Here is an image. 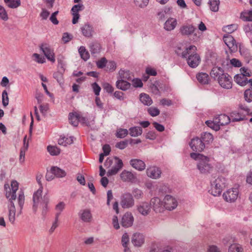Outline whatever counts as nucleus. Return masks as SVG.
<instances>
[{
  "instance_id": "obj_1",
  "label": "nucleus",
  "mask_w": 252,
  "mask_h": 252,
  "mask_svg": "<svg viewBox=\"0 0 252 252\" xmlns=\"http://www.w3.org/2000/svg\"><path fill=\"white\" fill-rule=\"evenodd\" d=\"M18 188V183L16 181H12L11 182V188L8 184L4 185V189L6 191L5 195L10 201L8 206V219L9 222L12 225L15 224L16 219V208L12 200L16 199V192Z\"/></svg>"
},
{
  "instance_id": "obj_2",
  "label": "nucleus",
  "mask_w": 252,
  "mask_h": 252,
  "mask_svg": "<svg viewBox=\"0 0 252 252\" xmlns=\"http://www.w3.org/2000/svg\"><path fill=\"white\" fill-rule=\"evenodd\" d=\"M196 51V47L190 45L181 54L182 57L186 59L188 65L191 68L196 67L201 62L200 57Z\"/></svg>"
},
{
  "instance_id": "obj_3",
  "label": "nucleus",
  "mask_w": 252,
  "mask_h": 252,
  "mask_svg": "<svg viewBox=\"0 0 252 252\" xmlns=\"http://www.w3.org/2000/svg\"><path fill=\"white\" fill-rule=\"evenodd\" d=\"M42 188L39 189L33 195V210L36 212L38 206L42 208V214H45L48 210V204L49 202L48 196H44L42 197Z\"/></svg>"
},
{
  "instance_id": "obj_4",
  "label": "nucleus",
  "mask_w": 252,
  "mask_h": 252,
  "mask_svg": "<svg viewBox=\"0 0 252 252\" xmlns=\"http://www.w3.org/2000/svg\"><path fill=\"white\" fill-rule=\"evenodd\" d=\"M230 122V117L225 114H221L216 117L214 119L213 121H207L205 123L210 127L216 131H218L220 129V126L227 125Z\"/></svg>"
},
{
  "instance_id": "obj_5",
  "label": "nucleus",
  "mask_w": 252,
  "mask_h": 252,
  "mask_svg": "<svg viewBox=\"0 0 252 252\" xmlns=\"http://www.w3.org/2000/svg\"><path fill=\"white\" fill-rule=\"evenodd\" d=\"M113 162L114 163V165L112 166L111 169L108 171L107 174L108 175L116 174L122 168L123 166L122 160L116 157L113 159L108 158L105 162L104 166L106 168H109L111 166Z\"/></svg>"
},
{
  "instance_id": "obj_6",
  "label": "nucleus",
  "mask_w": 252,
  "mask_h": 252,
  "mask_svg": "<svg viewBox=\"0 0 252 252\" xmlns=\"http://www.w3.org/2000/svg\"><path fill=\"white\" fill-rule=\"evenodd\" d=\"M180 32L183 35L189 36L193 34L194 40H197L199 37L196 27L192 25L187 24L181 26L180 28Z\"/></svg>"
},
{
  "instance_id": "obj_7",
  "label": "nucleus",
  "mask_w": 252,
  "mask_h": 252,
  "mask_svg": "<svg viewBox=\"0 0 252 252\" xmlns=\"http://www.w3.org/2000/svg\"><path fill=\"white\" fill-rule=\"evenodd\" d=\"M205 159L202 158L198 161L197 167L200 173L208 174L213 170V166L209 163V158L205 156Z\"/></svg>"
},
{
  "instance_id": "obj_8",
  "label": "nucleus",
  "mask_w": 252,
  "mask_h": 252,
  "mask_svg": "<svg viewBox=\"0 0 252 252\" xmlns=\"http://www.w3.org/2000/svg\"><path fill=\"white\" fill-rule=\"evenodd\" d=\"M39 48L49 61L53 63L55 62L54 50L49 44L43 43L40 45Z\"/></svg>"
},
{
  "instance_id": "obj_9",
  "label": "nucleus",
  "mask_w": 252,
  "mask_h": 252,
  "mask_svg": "<svg viewBox=\"0 0 252 252\" xmlns=\"http://www.w3.org/2000/svg\"><path fill=\"white\" fill-rule=\"evenodd\" d=\"M238 195V188H232L227 189L223 193V197L227 202H234L237 199Z\"/></svg>"
},
{
  "instance_id": "obj_10",
  "label": "nucleus",
  "mask_w": 252,
  "mask_h": 252,
  "mask_svg": "<svg viewBox=\"0 0 252 252\" xmlns=\"http://www.w3.org/2000/svg\"><path fill=\"white\" fill-rule=\"evenodd\" d=\"M120 204L123 208H129L134 205V200L130 193H126L122 195Z\"/></svg>"
},
{
  "instance_id": "obj_11",
  "label": "nucleus",
  "mask_w": 252,
  "mask_h": 252,
  "mask_svg": "<svg viewBox=\"0 0 252 252\" xmlns=\"http://www.w3.org/2000/svg\"><path fill=\"white\" fill-rule=\"evenodd\" d=\"M220 85L223 88L229 89L232 86V80L231 77L227 74L225 73L218 80Z\"/></svg>"
},
{
  "instance_id": "obj_12",
  "label": "nucleus",
  "mask_w": 252,
  "mask_h": 252,
  "mask_svg": "<svg viewBox=\"0 0 252 252\" xmlns=\"http://www.w3.org/2000/svg\"><path fill=\"white\" fill-rule=\"evenodd\" d=\"M163 205L164 209L172 210L177 206V202L172 196L166 195L163 199Z\"/></svg>"
},
{
  "instance_id": "obj_13",
  "label": "nucleus",
  "mask_w": 252,
  "mask_h": 252,
  "mask_svg": "<svg viewBox=\"0 0 252 252\" xmlns=\"http://www.w3.org/2000/svg\"><path fill=\"white\" fill-rule=\"evenodd\" d=\"M151 207L156 213H160L164 211L163 200L158 197H154L150 201Z\"/></svg>"
},
{
  "instance_id": "obj_14",
  "label": "nucleus",
  "mask_w": 252,
  "mask_h": 252,
  "mask_svg": "<svg viewBox=\"0 0 252 252\" xmlns=\"http://www.w3.org/2000/svg\"><path fill=\"white\" fill-rule=\"evenodd\" d=\"M146 174L150 178L158 179L161 176V171L158 167L151 166L146 169Z\"/></svg>"
},
{
  "instance_id": "obj_15",
  "label": "nucleus",
  "mask_w": 252,
  "mask_h": 252,
  "mask_svg": "<svg viewBox=\"0 0 252 252\" xmlns=\"http://www.w3.org/2000/svg\"><path fill=\"white\" fill-rule=\"evenodd\" d=\"M225 44L227 45L230 52H234L237 50V45L233 37L230 34L224 35L223 38Z\"/></svg>"
},
{
  "instance_id": "obj_16",
  "label": "nucleus",
  "mask_w": 252,
  "mask_h": 252,
  "mask_svg": "<svg viewBox=\"0 0 252 252\" xmlns=\"http://www.w3.org/2000/svg\"><path fill=\"white\" fill-rule=\"evenodd\" d=\"M189 145L192 150L196 152H201L205 148L204 143L198 137L192 139Z\"/></svg>"
},
{
  "instance_id": "obj_17",
  "label": "nucleus",
  "mask_w": 252,
  "mask_h": 252,
  "mask_svg": "<svg viewBox=\"0 0 252 252\" xmlns=\"http://www.w3.org/2000/svg\"><path fill=\"white\" fill-rule=\"evenodd\" d=\"M151 205L146 202H143L137 206L138 213L144 216L148 215L151 212Z\"/></svg>"
},
{
  "instance_id": "obj_18",
  "label": "nucleus",
  "mask_w": 252,
  "mask_h": 252,
  "mask_svg": "<svg viewBox=\"0 0 252 252\" xmlns=\"http://www.w3.org/2000/svg\"><path fill=\"white\" fill-rule=\"evenodd\" d=\"M68 119L70 123L74 126H77L79 122H84L85 121V118L77 112L69 113Z\"/></svg>"
},
{
  "instance_id": "obj_19",
  "label": "nucleus",
  "mask_w": 252,
  "mask_h": 252,
  "mask_svg": "<svg viewBox=\"0 0 252 252\" xmlns=\"http://www.w3.org/2000/svg\"><path fill=\"white\" fill-rule=\"evenodd\" d=\"M84 8V6L82 4L74 5L71 8V12L73 15L72 23L75 24L78 22L80 18L79 12L82 11Z\"/></svg>"
},
{
  "instance_id": "obj_20",
  "label": "nucleus",
  "mask_w": 252,
  "mask_h": 252,
  "mask_svg": "<svg viewBox=\"0 0 252 252\" xmlns=\"http://www.w3.org/2000/svg\"><path fill=\"white\" fill-rule=\"evenodd\" d=\"M133 221L134 218L131 213L126 212L122 217L121 224L124 227H128L132 225Z\"/></svg>"
},
{
  "instance_id": "obj_21",
  "label": "nucleus",
  "mask_w": 252,
  "mask_h": 252,
  "mask_svg": "<svg viewBox=\"0 0 252 252\" xmlns=\"http://www.w3.org/2000/svg\"><path fill=\"white\" fill-rule=\"evenodd\" d=\"M177 25V21L175 18H169L164 23L163 29L166 31H171L175 29Z\"/></svg>"
},
{
  "instance_id": "obj_22",
  "label": "nucleus",
  "mask_w": 252,
  "mask_h": 252,
  "mask_svg": "<svg viewBox=\"0 0 252 252\" xmlns=\"http://www.w3.org/2000/svg\"><path fill=\"white\" fill-rule=\"evenodd\" d=\"M80 29L82 34L84 36L88 38H90L93 36L94 33V30L92 25L88 23L85 24L81 27Z\"/></svg>"
},
{
  "instance_id": "obj_23",
  "label": "nucleus",
  "mask_w": 252,
  "mask_h": 252,
  "mask_svg": "<svg viewBox=\"0 0 252 252\" xmlns=\"http://www.w3.org/2000/svg\"><path fill=\"white\" fill-rule=\"evenodd\" d=\"M129 163L133 168L139 171H143L146 167L145 162L139 159H132Z\"/></svg>"
},
{
  "instance_id": "obj_24",
  "label": "nucleus",
  "mask_w": 252,
  "mask_h": 252,
  "mask_svg": "<svg viewBox=\"0 0 252 252\" xmlns=\"http://www.w3.org/2000/svg\"><path fill=\"white\" fill-rule=\"evenodd\" d=\"M27 136L24 137L23 140V146L21 148L20 156H19V162L21 164L23 163L25 161V153L27 151L29 147V141H26Z\"/></svg>"
},
{
  "instance_id": "obj_25",
  "label": "nucleus",
  "mask_w": 252,
  "mask_h": 252,
  "mask_svg": "<svg viewBox=\"0 0 252 252\" xmlns=\"http://www.w3.org/2000/svg\"><path fill=\"white\" fill-rule=\"evenodd\" d=\"M131 241L135 246L140 247L144 243V236L141 234L135 233L132 237Z\"/></svg>"
},
{
  "instance_id": "obj_26",
  "label": "nucleus",
  "mask_w": 252,
  "mask_h": 252,
  "mask_svg": "<svg viewBox=\"0 0 252 252\" xmlns=\"http://www.w3.org/2000/svg\"><path fill=\"white\" fill-rule=\"evenodd\" d=\"M230 118L232 122L242 121L245 119L246 114L238 112L237 111H233L230 113Z\"/></svg>"
},
{
  "instance_id": "obj_27",
  "label": "nucleus",
  "mask_w": 252,
  "mask_h": 252,
  "mask_svg": "<svg viewBox=\"0 0 252 252\" xmlns=\"http://www.w3.org/2000/svg\"><path fill=\"white\" fill-rule=\"evenodd\" d=\"M224 74L222 68L218 66L214 67L210 72L211 76L215 79L217 78L218 79Z\"/></svg>"
},
{
  "instance_id": "obj_28",
  "label": "nucleus",
  "mask_w": 252,
  "mask_h": 252,
  "mask_svg": "<svg viewBox=\"0 0 252 252\" xmlns=\"http://www.w3.org/2000/svg\"><path fill=\"white\" fill-rule=\"evenodd\" d=\"M131 84L127 81L123 79L118 80L116 82V86L117 88L123 91H126L129 89Z\"/></svg>"
},
{
  "instance_id": "obj_29",
  "label": "nucleus",
  "mask_w": 252,
  "mask_h": 252,
  "mask_svg": "<svg viewBox=\"0 0 252 252\" xmlns=\"http://www.w3.org/2000/svg\"><path fill=\"white\" fill-rule=\"evenodd\" d=\"M234 81L241 86H244L248 84V79L242 74H237L234 76Z\"/></svg>"
},
{
  "instance_id": "obj_30",
  "label": "nucleus",
  "mask_w": 252,
  "mask_h": 252,
  "mask_svg": "<svg viewBox=\"0 0 252 252\" xmlns=\"http://www.w3.org/2000/svg\"><path fill=\"white\" fill-rule=\"evenodd\" d=\"M121 178L123 181L129 182L134 179V175L129 171L124 170L121 174Z\"/></svg>"
},
{
  "instance_id": "obj_31",
  "label": "nucleus",
  "mask_w": 252,
  "mask_h": 252,
  "mask_svg": "<svg viewBox=\"0 0 252 252\" xmlns=\"http://www.w3.org/2000/svg\"><path fill=\"white\" fill-rule=\"evenodd\" d=\"M80 218L85 222H90L92 219V215L89 210H84L80 212Z\"/></svg>"
},
{
  "instance_id": "obj_32",
  "label": "nucleus",
  "mask_w": 252,
  "mask_h": 252,
  "mask_svg": "<svg viewBox=\"0 0 252 252\" xmlns=\"http://www.w3.org/2000/svg\"><path fill=\"white\" fill-rule=\"evenodd\" d=\"M121 79L124 80L130 81L132 80L133 75L128 70H120L119 72Z\"/></svg>"
},
{
  "instance_id": "obj_33",
  "label": "nucleus",
  "mask_w": 252,
  "mask_h": 252,
  "mask_svg": "<svg viewBox=\"0 0 252 252\" xmlns=\"http://www.w3.org/2000/svg\"><path fill=\"white\" fill-rule=\"evenodd\" d=\"M196 78L199 82L202 84H207L209 82V77L208 74L206 73L201 72L198 73Z\"/></svg>"
},
{
  "instance_id": "obj_34",
  "label": "nucleus",
  "mask_w": 252,
  "mask_h": 252,
  "mask_svg": "<svg viewBox=\"0 0 252 252\" xmlns=\"http://www.w3.org/2000/svg\"><path fill=\"white\" fill-rule=\"evenodd\" d=\"M228 252H244V248L239 244L233 243L229 246Z\"/></svg>"
},
{
  "instance_id": "obj_35",
  "label": "nucleus",
  "mask_w": 252,
  "mask_h": 252,
  "mask_svg": "<svg viewBox=\"0 0 252 252\" xmlns=\"http://www.w3.org/2000/svg\"><path fill=\"white\" fill-rule=\"evenodd\" d=\"M223 188L221 187H219L217 184L212 182L211 185V193L215 196H219Z\"/></svg>"
},
{
  "instance_id": "obj_36",
  "label": "nucleus",
  "mask_w": 252,
  "mask_h": 252,
  "mask_svg": "<svg viewBox=\"0 0 252 252\" xmlns=\"http://www.w3.org/2000/svg\"><path fill=\"white\" fill-rule=\"evenodd\" d=\"M140 100L142 103L146 105H150L153 103V100L150 96L146 94H141L140 96Z\"/></svg>"
},
{
  "instance_id": "obj_37",
  "label": "nucleus",
  "mask_w": 252,
  "mask_h": 252,
  "mask_svg": "<svg viewBox=\"0 0 252 252\" xmlns=\"http://www.w3.org/2000/svg\"><path fill=\"white\" fill-rule=\"evenodd\" d=\"M51 173L57 177H63L66 175L65 172L57 167H53L51 169Z\"/></svg>"
},
{
  "instance_id": "obj_38",
  "label": "nucleus",
  "mask_w": 252,
  "mask_h": 252,
  "mask_svg": "<svg viewBox=\"0 0 252 252\" xmlns=\"http://www.w3.org/2000/svg\"><path fill=\"white\" fill-rule=\"evenodd\" d=\"M65 207V204L61 201L58 203L55 206V210L56 211L55 217L59 218L61 213L63 211Z\"/></svg>"
},
{
  "instance_id": "obj_39",
  "label": "nucleus",
  "mask_w": 252,
  "mask_h": 252,
  "mask_svg": "<svg viewBox=\"0 0 252 252\" xmlns=\"http://www.w3.org/2000/svg\"><path fill=\"white\" fill-rule=\"evenodd\" d=\"M73 137H63L60 138L58 140L59 144L63 146H66L67 145H70L73 142Z\"/></svg>"
},
{
  "instance_id": "obj_40",
  "label": "nucleus",
  "mask_w": 252,
  "mask_h": 252,
  "mask_svg": "<svg viewBox=\"0 0 252 252\" xmlns=\"http://www.w3.org/2000/svg\"><path fill=\"white\" fill-rule=\"evenodd\" d=\"M81 58L84 61H87L90 58V54L84 46H81L78 50Z\"/></svg>"
},
{
  "instance_id": "obj_41",
  "label": "nucleus",
  "mask_w": 252,
  "mask_h": 252,
  "mask_svg": "<svg viewBox=\"0 0 252 252\" xmlns=\"http://www.w3.org/2000/svg\"><path fill=\"white\" fill-rule=\"evenodd\" d=\"M201 140L203 142L207 144L212 143L214 140L213 136L212 134L208 132H205L201 135Z\"/></svg>"
},
{
  "instance_id": "obj_42",
  "label": "nucleus",
  "mask_w": 252,
  "mask_h": 252,
  "mask_svg": "<svg viewBox=\"0 0 252 252\" xmlns=\"http://www.w3.org/2000/svg\"><path fill=\"white\" fill-rule=\"evenodd\" d=\"M130 135L132 137L140 135L142 133V129L139 126H134L129 129Z\"/></svg>"
},
{
  "instance_id": "obj_43",
  "label": "nucleus",
  "mask_w": 252,
  "mask_h": 252,
  "mask_svg": "<svg viewBox=\"0 0 252 252\" xmlns=\"http://www.w3.org/2000/svg\"><path fill=\"white\" fill-rule=\"evenodd\" d=\"M6 5L10 8H15L20 5V0H4Z\"/></svg>"
},
{
  "instance_id": "obj_44",
  "label": "nucleus",
  "mask_w": 252,
  "mask_h": 252,
  "mask_svg": "<svg viewBox=\"0 0 252 252\" xmlns=\"http://www.w3.org/2000/svg\"><path fill=\"white\" fill-rule=\"evenodd\" d=\"M238 28L237 24H231L229 25H227L226 26H224L222 28V30L223 32L228 33H231L234 31H235Z\"/></svg>"
},
{
  "instance_id": "obj_45",
  "label": "nucleus",
  "mask_w": 252,
  "mask_h": 252,
  "mask_svg": "<svg viewBox=\"0 0 252 252\" xmlns=\"http://www.w3.org/2000/svg\"><path fill=\"white\" fill-rule=\"evenodd\" d=\"M241 18L244 21H252V10L245 11L242 12Z\"/></svg>"
},
{
  "instance_id": "obj_46",
  "label": "nucleus",
  "mask_w": 252,
  "mask_h": 252,
  "mask_svg": "<svg viewBox=\"0 0 252 252\" xmlns=\"http://www.w3.org/2000/svg\"><path fill=\"white\" fill-rule=\"evenodd\" d=\"M32 59L33 61L38 63H43L46 62L45 57L37 53H34L32 55Z\"/></svg>"
},
{
  "instance_id": "obj_47",
  "label": "nucleus",
  "mask_w": 252,
  "mask_h": 252,
  "mask_svg": "<svg viewBox=\"0 0 252 252\" xmlns=\"http://www.w3.org/2000/svg\"><path fill=\"white\" fill-rule=\"evenodd\" d=\"M57 61L58 68L60 69L61 70L63 71V72H64L66 65V63L64 61V58L62 56H60L58 57Z\"/></svg>"
},
{
  "instance_id": "obj_48",
  "label": "nucleus",
  "mask_w": 252,
  "mask_h": 252,
  "mask_svg": "<svg viewBox=\"0 0 252 252\" xmlns=\"http://www.w3.org/2000/svg\"><path fill=\"white\" fill-rule=\"evenodd\" d=\"M149 0H134L133 2L135 6L140 8H144L148 3Z\"/></svg>"
},
{
  "instance_id": "obj_49",
  "label": "nucleus",
  "mask_w": 252,
  "mask_h": 252,
  "mask_svg": "<svg viewBox=\"0 0 252 252\" xmlns=\"http://www.w3.org/2000/svg\"><path fill=\"white\" fill-rule=\"evenodd\" d=\"M210 9L214 12H217L219 10V0H210Z\"/></svg>"
},
{
  "instance_id": "obj_50",
  "label": "nucleus",
  "mask_w": 252,
  "mask_h": 252,
  "mask_svg": "<svg viewBox=\"0 0 252 252\" xmlns=\"http://www.w3.org/2000/svg\"><path fill=\"white\" fill-rule=\"evenodd\" d=\"M47 150L50 155L57 156L60 153V150L56 146H49L47 147Z\"/></svg>"
},
{
  "instance_id": "obj_51",
  "label": "nucleus",
  "mask_w": 252,
  "mask_h": 252,
  "mask_svg": "<svg viewBox=\"0 0 252 252\" xmlns=\"http://www.w3.org/2000/svg\"><path fill=\"white\" fill-rule=\"evenodd\" d=\"M213 183L217 184L219 187L224 188L226 186V180L223 177H218Z\"/></svg>"
},
{
  "instance_id": "obj_52",
  "label": "nucleus",
  "mask_w": 252,
  "mask_h": 252,
  "mask_svg": "<svg viewBox=\"0 0 252 252\" xmlns=\"http://www.w3.org/2000/svg\"><path fill=\"white\" fill-rule=\"evenodd\" d=\"M25 201V196L23 192H22L21 193L19 194L18 197V203L20 207V210L19 212L17 213V216H19L21 214L22 212V209L23 208V205L24 204Z\"/></svg>"
},
{
  "instance_id": "obj_53",
  "label": "nucleus",
  "mask_w": 252,
  "mask_h": 252,
  "mask_svg": "<svg viewBox=\"0 0 252 252\" xmlns=\"http://www.w3.org/2000/svg\"><path fill=\"white\" fill-rule=\"evenodd\" d=\"M132 193L136 199H140L142 198L143 196V191L138 188L134 189L132 191Z\"/></svg>"
},
{
  "instance_id": "obj_54",
  "label": "nucleus",
  "mask_w": 252,
  "mask_h": 252,
  "mask_svg": "<svg viewBox=\"0 0 252 252\" xmlns=\"http://www.w3.org/2000/svg\"><path fill=\"white\" fill-rule=\"evenodd\" d=\"M128 134V130L126 129L119 128L117 130L116 136L118 138H123Z\"/></svg>"
},
{
  "instance_id": "obj_55",
  "label": "nucleus",
  "mask_w": 252,
  "mask_h": 252,
  "mask_svg": "<svg viewBox=\"0 0 252 252\" xmlns=\"http://www.w3.org/2000/svg\"><path fill=\"white\" fill-rule=\"evenodd\" d=\"M63 71H58L54 73L53 77L57 80L58 82L60 84H62L63 83Z\"/></svg>"
},
{
  "instance_id": "obj_56",
  "label": "nucleus",
  "mask_w": 252,
  "mask_h": 252,
  "mask_svg": "<svg viewBox=\"0 0 252 252\" xmlns=\"http://www.w3.org/2000/svg\"><path fill=\"white\" fill-rule=\"evenodd\" d=\"M147 111L149 114L152 117L157 116L160 113L159 110L156 107H149L148 108Z\"/></svg>"
},
{
  "instance_id": "obj_57",
  "label": "nucleus",
  "mask_w": 252,
  "mask_h": 252,
  "mask_svg": "<svg viewBox=\"0 0 252 252\" xmlns=\"http://www.w3.org/2000/svg\"><path fill=\"white\" fill-rule=\"evenodd\" d=\"M0 19L4 21L8 19V14L4 7L0 5Z\"/></svg>"
},
{
  "instance_id": "obj_58",
  "label": "nucleus",
  "mask_w": 252,
  "mask_h": 252,
  "mask_svg": "<svg viewBox=\"0 0 252 252\" xmlns=\"http://www.w3.org/2000/svg\"><path fill=\"white\" fill-rule=\"evenodd\" d=\"M244 98L248 102L252 101V89H247L244 92Z\"/></svg>"
},
{
  "instance_id": "obj_59",
  "label": "nucleus",
  "mask_w": 252,
  "mask_h": 252,
  "mask_svg": "<svg viewBox=\"0 0 252 252\" xmlns=\"http://www.w3.org/2000/svg\"><path fill=\"white\" fill-rule=\"evenodd\" d=\"M2 104L4 106H6L8 104L9 98L6 91L4 90L2 93Z\"/></svg>"
},
{
  "instance_id": "obj_60",
  "label": "nucleus",
  "mask_w": 252,
  "mask_h": 252,
  "mask_svg": "<svg viewBox=\"0 0 252 252\" xmlns=\"http://www.w3.org/2000/svg\"><path fill=\"white\" fill-rule=\"evenodd\" d=\"M91 86L94 94L97 96L99 95L101 90L100 87L95 82L93 83Z\"/></svg>"
},
{
  "instance_id": "obj_61",
  "label": "nucleus",
  "mask_w": 252,
  "mask_h": 252,
  "mask_svg": "<svg viewBox=\"0 0 252 252\" xmlns=\"http://www.w3.org/2000/svg\"><path fill=\"white\" fill-rule=\"evenodd\" d=\"M106 66L110 71H113L116 68V63L114 61H110L108 62H107Z\"/></svg>"
},
{
  "instance_id": "obj_62",
  "label": "nucleus",
  "mask_w": 252,
  "mask_h": 252,
  "mask_svg": "<svg viewBox=\"0 0 252 252\" xmlns=\"http://www.w3.org/2000/svg\"><path fill=\"white\" fill-rule=\"evenodd\" d=\"M107 63V60L105 58H102L100 60L96 62V65L98 68H103L106 66Z\"/></svg>"
},
{
  "instance_id": "obj_63",
  "label": "nucleus",
  "mask_w": 252,
  "mask_h": 252,
  "mask_svg": "<svg viewBox=\"0 0 252 252\" xmlns=\"http://www.w3.org/2000/svg\"><path fill=\"white\" fill-rule=\"evenodd\" d=\"M90 49L91 51L93 54L98 53L100 50V45L97 43L94 44L91 46Z\"/></svg>"
},
{
  "instance_id": "obj_64",
  "label": "nucleus",
  "mask_w": 252,
  "mask_h": 252,
  "mask_svg": "<svg viewBox=\"0 0 252 252\" xmlns=\"http://www.w3.org/2000/svg\"><path fill=\"white\" fill-rule=\"evenodd\" d=\"M208 252H221L220 249L215 245L209 246L208 250Z\"/></svg>"
}]
</instances>
